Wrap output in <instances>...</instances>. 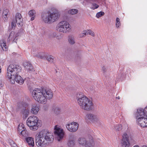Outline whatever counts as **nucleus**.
<instances>
[{"label":"nucleus","mask_w":147,"mask_h":147,"mask_svg":"<svg viewBox=\"0 0 147 147\" xmlns=\"http://www.w3.org/2000/svg\"><path fill=\"white\" fill-rule=\"evenodd\" d=\"M38 118L36 116H30L27 119V124L31 130L33 131L36 130L38 128Z\"/></svg>","instance_id":"6"},{"label":"nucleus","mask_w":147,"mask_h":147,"mask_svg":"<svg viewBox=\"0 0 147 147\" xmlns=\"http://www.w3.org/2000/svg\"><path fill=\"white\" fill-rule=\"evenodd\" d=\"M102 70L103 73L105 74H106V73L107 72V68L105 66H103L102 67Z\"/></svg>","instance_id":"39"},{"label":"nucleus","mask_w":147,"mask_h":147,"mask_svg":"<svg viewBox=\"0 0 147 147\" xmlns=\"http://www.w3.org/2000/svg\"><path fill=\"white\" fill-rule=\"evenodd\" d=\"M10 13L9 10L7 9H4L3 10L2 16L4 21L7 20L8 18L9 17Z\"/></svg>","instance_id":"19"},{"label":"nucleus","mask_w":147,"mask_h":147,"mask_svg":"<svg viewBox=\"0 0 147 147\" xmlns=\"http://www.w3.org/2000/svg\"><path fill=\"white\" fill-rule=\"evenodd\" d=\"M78 141L80 145L84 146L85 147H93L94 145V142L92 138L89 141H87L84 138H80Z\"/></svg>","instance_id":"10"},{"label":"nucleus","mask_w":147,"mask_h":147,"mask_svg":"<svg viewBox=\"0 0 147 147\" xmlns=\"http://www.w3.org/2000/svg\"><path fill=\"white\" fill-rule=\"evenodd\" d=\"M18 34L14 32L11 31L7 39V41L9 42L11 40H12L13 42H16L17 40Z\"/></svg>","instance_id":"15"},{"label":"nucleus","mask_w":147,"mask_h":147,"mask_svg":"<svg viewBox=\"0 0 147 147\" xmlns=\"http://www.w3.org/2000/svg\"><path fill=\"white\" fill-rule=\"evenodd\" d=\"M116 98L117 99H119L120 98L119 96H117L116 97Z\"/></svg>","instance_id":"45"},{"label":"nucleus","mask_w":147,"mask_h":147,"mask_svg":"<svg viewBox=\"0 0 147 147\" xmlns=\"http://www.w3.org/2000/svg\"><path fill=\"white\" fill-rule=\"evenodd\" d=\"M78 124L76 122L71 123L66 125V127L69 131L72 132H75L78 129Z\"/></svg>","instance_id":"12"},{"label":"nucleus","mask_w":147,"mask_h":147,"mask_svg":"<svg viewBox=\"0 0 147 147\" xmlns=\"http://www.w3.org/2000/svg\"><path fill=\"white\" fill-rule=\"evenodd\" d=\"M23 65L25 69L28 71H33L34 70L32 65L30 62H24Z\"/></svg>","instance_id":"16"},{"label":"nucleus","mask_w":147,"mask_h":147,"mask_svg":"<svg viewBox=\"0 0 147 147\" xmlns=\"http://www.w3.org/2000/svg\"><path fill=\"white\" fill-rule=\"evenodd\" d=\"M137 122L141 127H147V117L138 118L137 119Z\"/></svg>","instance_id":"13"},{"label":"nucleus","mask_w":147,"mask_h":147,"mask_svg":"<svg viewBox=\"0 0 147 147\" xmlns=\"http://www.w3.org/2000/svg\"><path fill=\"white\" fill-rule=\"evenodd\" d=\"M32 54L35 57L41 59H43L45 58V56L44 53H38L37 52H32Z\"/></svg>","instance_id":"21"},{"label":"nucleus","mask_w":147,"mask_h":147,"mask_svg":"<svg viewBox=\"0 0 147 147\" xmlns=\"http://www.w3.org/2000/svg\"><path fill=\"white\" fill-rule=\"evenodd\" d=\"M21 113L25 117H27L29 113V110L24 109L21 111Z\"/></svg>","instance_id":"26"},{"label":"nucleus","mask_w":147,"mask_h":147,"mask_svg":"<svg viewBox=\"0 0 147 147\" xmlns=\"http://www.w3.org/2000/svg\"><path fill=\"white\" fill-rule=\"evenodd\" d=\"M122 125L121 124L117 125L115 126V130L116 131H120L122 129Z\"/></svg>","instance_id":"29"},{"label":"nucleus","mask_w":147,"mask_h":147,"mask_svg":"<svg viewBox=\"0 0 147 147\" xmlns=\"http://www.w3.org/2000/svg\"><path fill=\"white\" fill-rule=\"evenodd\" d=\"M60 16V14L57 11L52 12L44 13L42 14L41 18L42 21L45 23L52 24L57 21Z\"/></svg>","instance_id":"5"},{"label":"nucleus","mask_w":147,"mask_h":147,"mask_svg":"<svg viewBox=\"0 0 147 147\" xmlns=\"http://www.w3.org/2000/svg\"><path fill=\"white\" fill-rule=\"evenodd\" d=\"M32 95L34 98L40 103H44L47 99H50L53 96V92L50 89H41L35 88L32 92Z\"/></svg>","instance_id":"2"},{"label":"nucleus","mask_w":147,"mask_h":147,"mask_svg":"<svg viewBox=\"0 0 147 147\" xmlns=\"http://www.w3.org/2000/svg\"><path fill=\"white\" fill-rule=\"evenodd\" d=\"M75 139L73 137H70L68 141V146L70 147L73 146L75 144Z\"/></svg>","instance_id":"23"},{"label":"nucleus","mask_w":147,"mask_h":147,"mask_svg":"<svg viewBox=\"0 0 147 147\" xmlns=\"http://www.w3.org/2000/svg\"><path fill=\"white\" fill-rule=\"evenodd\" d=\"M20 134L23 136L26 137L28 136V132L27 130L24 129L23 131H22L20 132Z\"/></svg>","instance_id":"33"},{"label":"nucleus","mask_w":147,"mask_h":147,"mask_svg":"<svg viewBox=\"0 0 147 147\" xmlns=\"http://www.w3.org/2000/svg\"><path fill=\"white\" fill-rule=\"evenodd\" d=\"M133 147H139L138 146H134Z\"/></svg>","instance_id":"47"},{"label":"nucleus","mask_w":147,"mask_h":147,"mask_svg":"<svg viewBox=\"0 0 147 147\" xmlns=\"http://www.w3.org/2000/svg\"><path fill=\"white\" fill-rule=\"evenodd\" d=\"M24 124L22 123L20 124L18 127V131L20 132H21L22 131H23L26 128L24 127Z\"/></svg>","instance_id":"28"},{"label":"nucleus","mask_w":147,"mask_h":147,"mask_svg":"<svg viewBox=\"0 0 147 147\" xmlns=\"http://www.w3.org/2000/svg\"><path fill=\"white\" fill-rule=\"evenodd\" d=\"M75 59L76 61H79L81 59V56L80 54H77L75 56Z\"/></svg>","instance_id":"37"},{"label":"nucleus","mask_w":147,"mask_h":147,"mask_svg":"<svg viewBox=\"0 0 147 147\" xmlns=\"http://www.w3.org/2000/svg\"><path fill=\"white\" fill-rule=\"evenodd\" d=\"M36 11L34 10H32L28 12V15L31 17V20H34L35 18Z\"/></svg>","instance_id":"22"},{"label":"nucleus","mask_w":147,"mask_h":147,"mask_svg":"<svg viewBox=\"0 0 147 147\" xmlns=\"http://www.w3.org/2000/svg\"><path fill=\"white\" fill-rule=\"evenodd\" d=\"M53 140L51 133L46 130H42L36 135V143L38 146H43L52 142Z\"/></svg>","instance_id":"3"},{"label":"nucleus","mask_w":147,"mask_h":147,"mask_svg":"<svg viewBox=\"0 0 147 147\" xmlns=\"http://www.w3.org/2000/svg\"><path fill=\"white\" fill-rule=\"evenodd\" d=\"M22 70L20 66L18 65L10 64L7 69V77L10 79L12 84L15 83V81L20 84H22L24 82V80L19 75Z\"/></svg>","instance_id":"1"},{"label":"nucleus","mask_w":147,"mask_h":147,"mask_svg":"<svg viewBox=\"0 0 147 147\" xmlns=\"http://www.w3.org/2000/svg\"><path fill=\"white\" fill-rule=\"evenodd\" d=\"M105 14L104 12L102 11L99 12L97 13L96 14V17L97 18H99V17L103 16Z\"/></svg>","instance_id":"36"},{"label":"nucleus","mask_w":147,"mask_h":147,"mask_svg":"<svg viewBox=\"0 0 147 147\" xmlns=\"http://www.w3.org/2000/svg\"><path fill=\"white\" fill-rule=\"evenodd\" d=\"M68 40L69 43L71 45H73L75 43L74 38L73 36H69Z\"/></svg>","instance_id":"24"},{"label":"nucleus","mask_w":147,"mask_h":147,"mask_svg":"<svg viewBox=\"0 0 147 147\" xmlns=\"http://www.w3.org/2000/svg\"><path fill=\"white\" fill-rule=\"evenodd\" d=\"M26 141L30 146L33 147L34 146V140L33 138L28 137L26 138Z\"/></svg>","instance_id":"20"},{"label":"nucleus","mask_w":147,"mask_h":147,"mask_svg":"<svg viewBox=\"0 0 147 147\" xmlns=\"http://www.w3.org/2000/svg\"><path fill=\"white\" fill-rule=\"evenodd\" d=\"M87 34H89L93 37H94L95 36L94 33L91 30H87Z\"/></svg>","instance_id":"35"},{"label":"nucleus","mask_w":147,"mask_h":147,"mask_svg":"<svg viewBox=\"0 0 147 147\" xmlns=\"http://www.w3.org/2000/svg\"><path fill=\"white\" fill-rule=\"evenodd\" d=\"M144 112H145V113L146 114V117H147V107H146L144 109Z\"/></svg>","instance_id":"44"},{"label":"nucleus","mask_w":147,"mask_h":147,"mask_svg":"<svg viewBox=\"0 0 147 147\" xmlns=\"http://www.w3.org/2000/svg\"><path fill=\"white\" fill-rule=\"evenodd\" d=\"M68 12L71 15H74L78 12V10L76 9H73L69 11Z\"/></svg>","instance_id":"30"},{"label":"nucleus","mask_w":147,"mask_h":147,"mask_svg":"<svg viewBox=\"0 0 147 147\" xmlns=\"http://www.w3.org/2000/svg\"><path fill=\"white\" fill-rule=\"evenodd\" d=\"M40 109L39 107L36 104H33L31 105V113L34 115H36L38 114L39 111Z\"/></svg>","instance_id":"18"},{"label":"nucleus","mask_w":147,"mask_h":147,"mask_svg":"<svg viewBox=\"0 0 147 147\" xmlns=\"http://www.w3.org/2000/svg\"><path fill=\"white\" fill-rule=\"evenodd\" d=\"M11 145L13 147H16L17 146V145L16 144H15L13 142H10Z\"/></svg>","instance_id":"42"},{"label":"nucleus","mask_w":147,"mask_h":147,"mask_svg":"<svg viewBox=\"0 0 147 147\" xmlns=\"http://www.w3.org/2000/svg\"><path fill=\"white\" fill-rule=\"evenodd\" d=\"M54 133L55 138L59 142H61L65 135V132L63 130L60 126L56 125L54 129Z\"/></svg>","instance_id":"9"},{"label":"nucleus","mask_w":147,"mask_h":147,"mask_svg":"<svg viewBox=\"0 0 147 147\" xmlns=\"http://www.w3.org/2000/svg\"><path fill=\"white\" fill-rule=\"evenodd\" d=\"M53 110L55 113L56 114H59L60 112V109L58 107L54 106L53 108Z\"/></svg>","instance_id":"27"},{"label":"nucleus","mask_w":147,"mask_h":147,"mask_svg":"<svg viewBox=\"0 0 147 147\" xmlns=\"http://www.w3.org/2000/svg\"><path fill=\"white\" fill-rule=\"evenodd\" d=\"M146 114L145 113V112H144V109L140 108L137 110L136 116L137 119L138 118L146 117Z\"/></svg>","instance_id":"17"},{"label":"nucleus","mask_w":147,"mask_h":147,"mask_svg":"<svg viewBox=\"0 0 147 147\" xmlns=\"http://www.w3.org/2000/svg\"><path fill=\"white\" fill-rule=\"evenodd\" d=\"M47 59L49 62L52 63L53 61L54 57L52 56H48L47 57Z\"/></svg>","instance_id":"34"},{"label":"nucleus","mask_w":147,"mask_h":147,"mask_svg":"<svg viewBox=\"0 0 147 147\" xmlns=\"http://www.w3.org/2000/svg\"><path fill=\"white\" fill-rule=\"evenodd\" d=\"M57 34V33L56 32H54L52 33L51 35V37L52 38H55L56 37V36Z\"/></svg>","instance_id":"38"},{"label":"nucleus","mask_w":147,"mask_h":147,"mask_svg":"<svg viewBox=\"0 0 147 147\" xmlns=\"http://www.w3.org/2000/svg\"><path fill=\"white\" fill-rule=\"evenodd\" d=\"M70 26L69 23L65 21H62L57 24L56 30L58 32L62 33L69 32L70 30Z\"/></svg>","instance_id":"7"},{"label":"nucleus","mask_w":147,"mask_h":147,"mask_svg":"<svg viewBox=\"0 0 147 147\" xmlns=\"http://www.w3.org/2000/svg\"><path fill=\"white\" fill-rule=\"evenodd\" d=\"M55 38L59 40H60L61 38V37L60 36H59V35H57Z\"/></svg>","instance_id":"43"},{"label":"nucleus","mask_w":147,"mask_h":147,"mask_svg":"<svg viewBox=\"0 0 147 147\" xmlns=\"http://www.w3.org/2000/svg\"><path fill=\"white\" fill-rule=\"evenodd\" d=\"M92 7H91V9H94L98 8L99 6L98 5L95 4H92Z\"/></svg>","instance_id":"40"},{"label":"nucleus","mask_w":147,"mask_h":147,"mask_svg":"<svg viewBox=\"0 0 147 147\" xmlns=\"http://www.w3.org/2000/svg\"><path fill=\"white\" fill-rule=\"evenodd\" d=\"M122 139L121 144L122 147H129L130 141L132 140V138L128 134L124 133L122 136Z\"/></svg>","instance_id":"11"},{"label":"nucleus","mask_w":147,"mask_h":147,"mask_svg":"<svg viewBox=\"0 0 147 147\" xmlns=\"http://www.w3.org/2000/svg\"><path fill=\"white\" fill-rule=\"evenodd\" d=\"M142 147H147V146L146 145H144Z\"/></svg>","instance_id":"46"},{"label":"nucleus","mask_w":147,"mask_h":147,"mask_svg":"<svg viewBox=\"0 0 147 147\" xmlns=\"http://www.w3.org/2000/svg\"><path fill=\"white\" fill-rule=\"evenodd\" d=\"M77 103L82 109L90 111L92 109L93 103L92 100L81 92L78 93L76 95Z\"/></svg>","instance_id":"4"},{"label":"nucleus","mask_w":147,"mask_h":147,"mask_svg":"<svg viewBox=\"0 0 147 147\" xmlns=\"http://www.w3.org/2000/svg\"><path fill=\"white\" fill-rule=\"evenodd\" d=\"M1 9L0 8V13H1Z\"/></svg>","instance_id":"48"},{"label":"nucleus","mask_w":147,"mask_h":147,"mask_svg":"<svg viewBox=\"0 0 147 147\" xmlns=\"http://www.w3.org/2000/svg\"><path fill=\"white\" fill-rule=\"evenodd\" d=\"M1 46L3 50L4 51H6L7 50V46L6 45V43L5 41L2 40L0 41Z\"/></svg>","instance_id":"25"},{"label":"nucleus","mask_w":147,"mask_h":147,"mask_svg":"<svg viewBox=\"0 0 147 147\" xmlns=\"http://www.w3.org/2000/svg\"><path fill=\"white\" fill-rule=\"evenodd\" d=\"M16 26V22L15 21H13L11 22V26L12 28H14Z\"/></svg>","instance_id":"41"},{"label":"nucleus","mask_w":147,"mask_h":147,"mask_svg":"<svg viewBox=\"0 0 147 147\" xmlns=\"http://www.w3.org/2000/svg\"><path fill=\"white\" fill-rule=\"evenodd\" d=\"M87 30L83 31L79 35L80 37L83 38L87 34Z\"/></svg>","instance_id":"32"},{"label":"nucleus","mask_w":147,"mask_h":147,"mask_svg":"<svg viewBox=\"0 0 147 147\" xmlns=\"http://www.w3.org/2000/svg\"><path fill=\"white\" fill-rule=\"evenodd\" d=\"M85 119L99 126L101 125L102 122L99 117L96 114L91 113H87L85 117Z\"/></svg>","instance_id":"8"},{"label":"nucleus","mask_w":147,"mask_h":147,"mask_svg":"<svg viewBox=\"0 0 147 147\" xmlns=\"http://www.w3.org/2000/svg\"><path fill=\"white\" fill-rule=\"evenodd\" d=\"M16 22L19 26H21L23 24V20L20 14L17 13L16 16Z\"/></svg>","instance_id":"14"},{"label":"nucleus","mask_w":147,"mask_h":147,"mask_svg":"<svg viewBox=\"0 0 147 147\" xmlns=\"http://www.w3.org/2000/svg\"><path fill=\"white\" fill-rule=\"evenodd\" d=\"M121 24L120 19L118 18H117L116 20V26L117 28H119L121 25Z\"/></svg>","instance_id":"31"}]
</instances>
